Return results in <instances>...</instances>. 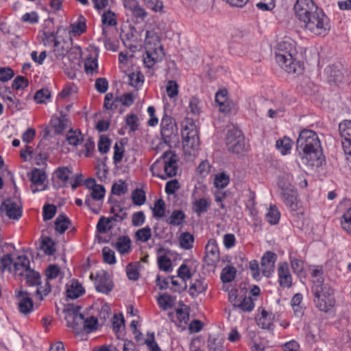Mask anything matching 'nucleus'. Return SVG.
Here are the masks:
<instances>
[{"instance_id": "obj_14", "label": "nucleus", "mask_w": 351, "mask_h": 351, "mask_svg": "<svg viewBox=\"0 0 351 351\" xmlns=\"http://www.w3.org/2000/svg\"><path fill=\"white\" fill-rule=\"evenodd\" d=\"M219 248L217 241L210 239L205 246L204 261L207 265L215 266L219 263Z\"/></svg>"}, {"instance_id": "obj_53", "label": "nucleus", "mask_w": 351, "mask_h": 351, "mask_svg": "<svg viewBox=\"0 0 351 351\" xmlns=\"http://www.w3.org/2000/svg\"><path fill=\"white\" fill-rule=\"evenodd\" d=\"M126 274L128 278L132 280H136L139 278L138 264L130 263L126 267Z\"/></svg>"}, {"instance_id": "obj_19", "label": "nucleus", "mask_w": 351, "mask_h": 351, "mask_svg": "<svg viewBox=\"0 0 351 351\" xmlns=\"http://www.w3.org/2000/svg\"><path fill=\"white\" fill-rule=\"evenodd\" d=\"M210 206V200L206 197H199L197 196V188L194 189L191 194V208L192 210L200 216L208 210Z\"/></svg>"}, {"instance_id": "obj_23", "label": "nucleus", "mask_w": 351, "mask_h": 351, "mask_svg": "<svg viewBox=\"0 0 351 351\" xmlns=\"http://www.w3.org/2000/svg\"><path fill=\"white\" fill-rule=\"evenodd\" d=\"M64 319L69 327L77 329L78 326L84 324V317L77 309H67L64 312Z\"/></svg>"}, {"instance_id": "obj_36", "label": "nucleus", "mask_w": 351, "mask_h": 351, "mask_svg": "<svg viewBox=\"0 0 351 351\" xmlns=\"http://www.w3.org/2000/svg\"><path fill=\"white\" fill-rule=\"evenodd\" d=\"M185 218L186 215L183 211L180 210H175L171 213L167 219V223L173 226H180L183 223Z\"/></svg>"}, {"instance_id": "obj_22", "label": "nucleus", "mask_w": 351, "mask_h": 351, "mask_svg": "<svg viewBox=\"0 0 351 351\" xmlns=\"http://www.w3.org/2000/svg\"><path fill=\"white\" fill-rule=\"evenodd\" d=\"M278 282L283 288H289L292 285V276L287 263L281 262L277 268Z\"/></svg>"}, {"instance_id": "obj_50", "label": "nucleus", "mask_w": 351, "mask_h": 351, "mask_svg": "<svg viewBox=\"0 0 351 351\" xmlns=\"http://www.w3.org/2000/svg\"><path fill=\"white\" fill-rule=\"evenodd\" d=\"M271 317V315H269L265 311H263L257 319L258 325L263 329H269L272 324Z\"/></svg>"}, {"instance_id": "obj_58", "label": "nucleus", "mask_w": 351, "mask_h": 351, "mask_svg": "<svg viewBox=\"0 0 351 351\" xmlns=\"http://www.w3.org/2000/svg\"><path fill=\"white\" fill-rule=\"evenodd\" d=\"M125 124L129 127L130 131L134 132L138 130L139 119L134 114H130L125 117Z\"/></svg>"}, {"instance_id": "obj_54", "label": "nucleus", "mask_w": 351, "mask_h": 351, "mask_svg": "<svg viewBox=\"0 0 351 351\" xmlns=\"http://www.w3.org/2000/svg\"><path fill=\"white\" fill-rule=\"evenodd\" d=\"M130 84L135 88L141 86L144 82V76L140 72H133L129 75Z\"/></svg>"}, {"instance_id": "obj_2", "label": "nucleus", "mask_w": 351, "mask_h": 351, "mask_svg": "<svg viewBox=\"0 0 351 351\" xmlns=\"http://www.w3.org/2000/svg\"><path fill=\"white\" fill-rule=\"evenodd\" d=\"M297 149L302 152L303 162L309 166L322 164L321 143L315 132L307 129L302 130L297 139Z\"/></svg>"}, {"instance_id": "obj_24", "label": "nucleus", "mask_w": 351, "mask_h": 351, "mask_svg": "<svg viewBox=\"0 0 351 351\" xmlns=\"http://www.w3.org/2000/svg\"><path fill=\"white\" fill-rule=\"evenodd\" d=\"M1 211L8 218L12 219H19L22 215V211L19 206L11 200H5L1 206Z\"/></svg>"}, {"instance_id": "obj_61", "label": "nucleus", "mask_w": 351, "mask_h": 351, "mask_svg": "<svg viewBox=\"0 0 351 351\" xmlns=\"http://www.w3.org/2000/svg\"><path fill=\"white\" fill-rule=\"evenodd\" d=\"M51 98V93L48 89H40L34 95V100L38 104L45 103Z\"/></svg>"}, {"instance_id": "obj_8", "label": "nucleus", "mask_w": 351, "mask_h": 351, "mask_svg": "<svg viewBox=\"0 0 351 351\" xmlns=\"http://www.w3.org/2000/svg\"><path fill=\"white\" fill-rule=\"evenodd\" d=\"M321 9L313 0H297L293 5L295 17L303 24Z\"/></svg>"}, {"instance_id": "obj_4", "label": "nucleus", "mask_w": 351, "mask_h": 351, "mask_svg": "<svg viewBox=\"0 0 351 351\" xmlns=\"http://www.w3.org/2000/svg\"><path fill=\"white\" fill-rule=\"evenodd\" d=\"M178 158L171 151L164 152L151 166L153 176L162 180L175 176L178 170Z\"/></svg>"}, {"instance_id": "obj_26", "label": "nucleus", "mask_w": 351, "mask_h": 351, "mask_svg": "<svg viewBox=\"0 0 351 351\" xmlns=\"http://www.w3.org/2000/svg\"><path fill=\"white\" fill-rule=\"evenodd\" d=\"M30 269V262L26 256H19L14 261V273L15 276L23 277Z\"/></svg>"}, {"instance_id": "obj_60", "label": "nucleus", "mask_w": 351, "mask_h": 351, "mask_svg": "<svg viewBox=\"0 0 351 351\" xmlns=\"http://www.w3.org/2000/svg\"><path fill=\"white\" fill-rule=\"evenodd\" d=\"M158 306L162 310H167L172 306V299L168 294H162L160 295L157 300Z\"/></svg>"}, {"instance_id": "obj_13", "label": "nucleus", "mask_w": 351, "mask_h": 351, "mask_svg": "<svg viewBox=\"0 0 351 351\" xmlns=\"http://www.w3.org/2000/svg\"><path fill=\"white\" fill-rule=\"evenodd\" d=\"M14 296L17 301L18 309L23 315H27L33 311L34 303L30 293L22 288L16 289Z\"/></svg>"}, {"instance_id": "obj_21", "label": "nucleus", "mask_w": 351, "mask_h": 351, "mask_svg": "<svg viewBox=\"0 0 351 351\" xmlns=\"http://www.w3.org/2000/svg\"><path fill=\"white\" fill-rule=\"evenodd\" d=\"M105 193V188L102 185L99 184L95 186V187L90 190V195H86L84 202L85 204L91 209L93 213H97L99 208L93 207V200H102L104 197Z\"/></svg>"}, {"instance_id": "obj_41", "label": "nucleus", "mask_w": 351, "mask_h": 351, "mask_svg": "<svg viewBox=\"0 0 351 351\" xmlns=\"http://www.w3.org/2000/svg\"><path fill=\"white\" fill-rule=\"evenodd\" d=\"M237 274V269L234 267L228 265L225 267L221 273V280L223 282H232Z\"/></svg>"}, {"instance_id": "obj_47", "label": "nucleus", "mask_w": 351, "mask_h": 351, "mask_svg": "<svg viewBox=\"0 0 351 351\" xmlns=\"http://www.w3.org/2000/svg\"><path fill=\"white\" fill-rule=\"evenodd\" d=\"M23 277L29 286H36L40 282V276L39 273L32 269Z\"/></svg>"}, {"instance_id": "obj_45", "label": "nucleus", "mask_w": 351, "mask_h": 351, "mask_svg": "<svg viewBox=\"0 0 351 351\" xmlns=\"http://www.w3.org/2000/svg\"><path fill=\"white\" fill-rule=\"evenodd\" d=\"M237 307L239 308L243 311H251L254 308V301L250 295H243Z\"/></svg>"}, {"instance_id": "obj_9", "label": "nucleus", "mask_w": 351, "mask_h": 351, "mask_svg": "<svg viewBox=\"0 0 351 351\" xmlns=\"http://www.w3.org/2000/svg\"><path fill=\"white\" fill-rule=\"evenodd\" d=\"M182 136L185 152L190 155L195 154L194 152L199 146V137L195 125L192 123L184 125L182 130Z\"/></svg>"}, {"instance_id": "obj_48", "label": "nucleus", "mask_w": 351, "mask_h": 351, "mask_svg": "<svg viewBox=\"0 0 351 351\" xmlns=\"http://www.w3.org/2000/svg\"><path fill=\"white\" fill-rule=\"evenodd\" d=\"M342 228L349 234H351V207L343 215L341 219Z\"/></svg>"}, {"instance_id": "obj_34", "label": "nucleus", "mask_w": 351, "mask_h": 351, "mask_svg": "<svg viewBox=\"0 0 351 351\" xmlns=\"http://www.w3.org/2000/svg\"><path fill=\"white\" fill-rule=\"evenodd\" d=\"M178 240L182 248L187 250L193 248L195 239L192 234L188 232H183L180 235Z\"/></svg>"}, {"instance_id": "obj_44", "label": "nucleus", "mask_w": 351, "mask_h": 351, "mask_svg": "<svg viewBox=\"0 0 351 351\" xmlns=\"http://www.w3.org/2000/svg\"><path fill=\"white\" fill-rule=\"evenodd\" d=\"M36 287V295L40 301H42L44 297L47 296L51 291V285L49 282L45 281L44 284L41 282H39V285Z\"/></svg>"}, {"instance_id": "obj_15", "label": "nucleus", "mask_w": 351, "mask_h": 351, "mask_svg": "<svg viewBox=\"0 0 351 351\" xmlns=\"http://www.w3.org/2000/svg\"><path fill=\"white\" fill-rule=\"evenodd\" d=\"M165 56L162 47L151 48L146 47L143 56V62L146 67L152 68L156 63L161 62Z\"/></svg>"}, {"instance_id": "obj_33", "label": "nucleus", "mask_w": 351, "mask_h": 351, "mask_svg": "<svg viewBox=\"0 0 351 351\" xmlns=\"http://www.w3.org/2000/svg\"><path fill=\"white\" fill-rule=\"evenodd\" d=\"M146 47H150L151 48L162 47L158 35L153 30L146 32L145 38V48H146Z\"/></svg>"}, {"instance_id": "obj_57", "label": "nucleus", "mask_w": 351, "mask_h": 351, "mask_svg": "<svg viewBox=\"0 0 351 351\" xmlns=\"http://www.w3.org/2000/svg\"><path fill=\"white\" fill-rule=\"evenodd\" d=\"M71 173V171L68 167H58L54 174L57 178L64 183L69 180Z\"/></svg>"}, {"instance_id": "obj_3", "label": "nucleus", "mask_w": 351, "mask_h": 351, "mask_svg": "<svg viewBox=\"0 0 351 351\" xmlns=\"http://www.w3.org/2000/svg\"><path fill=\"white\" fill-rule=\"evenodd\" d=\"M298 52L295 43L288 39L278 44L276 61L287 73H300L302 71L299 62L296 60Z\"/></svg>"}, {"instance_id": "obj_35", "label": "nucleus", "mask_w": 351, "mask_h": 351, "mask_svg": "<svg viewBox=\"0 0 351 351\" xmlns=\"http://www.w3.org/2000/svg\"><path fill=\"white\" fill-rule=\"evenodd\" d=\"M292 145V141L289 138L285 136L276 141V147L282 155H286L290 153Z\"/></svg>"}, {"instance_id": "obj_62", "label": "nucleus", "mask_w": 351, "mask_h": 351, "mask_svg": "<svg viewBox=\"0 0 351 351\" xmlns=\"http://www.w3.org/2000/svg\"><path fill=\"white\" fill-rule=\"evenodd\" d=\"M103 258L105 263L113 265L116 263L114 252L108 247H104L102 250Z\"/></svg>"}, {"instance_id": "obj_63", "label": "nucleus", "mask_w": 351, "mask_h": 351, "mask_svg": "<svg viewBox=\"0 0 351 351\" xmlns=\"http://www.w3.org/2000/svg\"><path fill=\"white\" fill-rule=\"evenodd\" d=\"M42 40L45 47L53 46L58 41L56 34L50 32L43 33Z\"/></svg>"}, {"instance_id": "obj_27", "label": "nucleus", "mask_w": 351, "mask_h": 351, "mask_svg": "<svg viewBox=\"0 0 351 351\" xmlns=\"http://www.w3.org/2000/svg\"><path fill=\"white\" fill-rule=\"evenodd\" d=\"M86 19L80 15L77 21L71 23L69 27V34L70 37L79 36L84 34L86 30Z\"/></svg>"}, {"instance_id": "obj_55", "label": "nucleus", "mask_w": 351, "mask_h": 351, "mask_svg": "<svg viewBox=\"0 0 351 351\" xmlns=\"http://www.w3.org/2000/svg\"><path fill=\"white\" fill-rule=\"evenodd\" d=\"M230 178L225 173H220L215 176L214 184L217 188L223 189L229 183Z\"/></svg>"}, {"instance_id": "obj_43", "label": "nucleus", "mask_w": 351, "mask_h": 351, "mask_svg": "<svg viewBox=\"0 0 351 351\" xmlns=\"http://www.w3.org/2000/svg\"><path fill=\"white\" fill-rule=\"evenodd\" d=\"M101 22L104 26H114L117 25V16L115 13L110 10H106L101 14Z\"/></svg>"}, {"instance_id": "obj_28", "label": "nucleus", "mask_w": 351, "mask_h": 351, "mask_svg": "<svg viewBox=\"0 0 351 351\" xmlns=\"http://www.w3.org/2000/svg\"><path fill=\"white\" fill-rule=\"evenodd\" d=\"M324 75L330 82L336 84L341 83L343 80V75L338 66L330 65L324 69Z\"/></svg>"}, {"instance_id": "obj_39", "label": "nucleus", "mask_w": 351, "mask_h": 351, "mask_svg": "<svg viewBox=\"0 0 351 351\" xmlns=\"http://www.w3.org/2000/svg\"><path fill=\"white\" fill-rule=\"evenodd\" d=\"M140 344H145L148 351H161L160 347L154 339V334L147 333L146 339L141 338L140 340Z\"/></svg>"}, {"instance_id": "obj_51", "label": "nucleus", "mask_w": 351, "mask_h": 351, "mask_svg": "<svg viewBox=\"0 0 351 351\" xmlns=\"http://www.w3.org/2000/svg\"><path fill=\"white\" fill-rule=\"evenodd\" d=\"M152 237V231L150 228L146 226L139 229L135 234L136 239L141 242H147Z\"/></svg>"}, {"instance_id": "obj_49", "label": "nucleus", "mask_w": 351, "mask_h": 351, "mask_svg": "<svg viewBox=\"0 0 351 351\" xmlns=\"http://www.w3.org/2000/svg\"><path fill=\"white\" fill-rule=\"evenodd\" d=\"M178 277L180 279L182 282H185L189 280L191 276V271L189 267L183 263L182 264L177 270Z\"/></svg>"}, {"instance_id": "obj_5", "label": "nucleus", "mask_w": 351, "mask_h": 351, "mask_svg": "<svg viewBox=\"0 0 351 351\" xmlns=\"http://www.w3.org/2000/svg\"><path fill=\"white\" fill-rule=\"evenodd\" d=\"M317 12L304 23V27L313 36L325 37L331 29L330 20L322 9Z\"/></svg>"}, {"instance_id": "obj_32", "label": "nucleus", "mask_w": 351, "mask_h": 351, "mask_svg": "<svg viewBox=\"0 0 351 351\" xmlns=\"http://www.w3.org/2000/svg\"><path fill=\"white\" fill-rule=\"evenodd\" d=\"M66 141L69 145L76 147L82 143L83 136L80 130L70 129L66 133Z\"/></svg>"}, {"instance_id": "obj_30", "label": "nucleus", "mask_w": 351, "mask_h": 351, "mask_svg": "<svg viewBox=\"0 0 351 351\" xmlns=\"http://www.w3.org/2000/svg\"><path fill=\"white\" fill-rule=\"evenodd\" d=\"M97 54L94 53L87 57L84 61V69L88 75H94L98 73Z\"/></svg>"}, {"instance_id": "obj_31", "label": "nucleus", "mask_w": 351, "mask_h": 351, "mask_svg": "<svg viewBox=\"0 0 351 351\" xmlns=\"http://www.w3.org/2000/svg\"><path fill=\"white\" fill-rule=\"evenodd\" d=\"M115 248L121 255L129 254L131 252V239L127 236L119 237L115 243Z\"/></svg>"}, {"instance_id": "obj_17", "label": "nucleus", "mask_w": 351, "mask_h": 351, "mask_svg": "<svg viewBox=\"0 0 351 351\" xmlns=\"http://www.w3.org/2000/svg\"><path fill=\"white\" fill-rule=\"evenodd\" d=\"M123 5L137 22L143 21L148 15L138 0H124Z\"/></svg>"}, {"instance_id": "obj_1", "label": "nucleus", "mask_w": 351, "mask_h": 351, "mask_svg": "<svg viewBox=\"0 0 351 351\" xmlns=\"http://www.w3.org/2000/svg\"><path fill=\"white\" fill-rule=\"evenodd\" d=\"M311 271L313 302L320 311L328 313L335 304L334 289L328 282L324 281L322 267L314 266Z\"/></svg>"}, {"instance_id": "obj_38", "label": "nucleus", "mask_w": 351, "mask_h": 351, "mask_svg": "<svg viewBox=\"0 0 351 351\" xmlns=\"http://www.w3.org/2000/svg\"><path fill=\"white\" fill-rule=\"evenodd\" d=\"M7 103L5 104L7 108L13 113L17 111L22 110L25 108V103L20 101L14 95L11 98H6Z\"/></svg>"}, {"instance_id": "obj_46", "label": "nucleus", "mask_w": 351, "mask_h": 351, "mask_svg": "<svg viewBox=\"0 0 351 351\" xmlns=\"http://www.w3.org/2000/svg\"><path fill=\"white\" fill-rule=\"evenodd\" d=\"M165 203L162 199H159L155 202L152 208L153 217L155 218H161L165 213Z\"/></svg>"}, {"instance_id": "obj_18", "label": "nucleus", "mask_w": 351, "mask_h": 351, "mask_svg": "<svg viewBox=\"0 0 351 351\" xmlns=\"http://www.w3.org/2000/svg\"><path fill=\"white\" fill-rule=\"evenodd\" d=\"M69 44L64 40H58L53 45V55L55 59H53V66L54 68H63L65 65L62 61L69 51Z\"/></svg>"}, {"instance_id": "obj_6", "label": "nucleus", "mask_w": 351, "mask_h": 351, "mask_svg": "<svg viewBox=\"0 0 351 351\" xmlns=\"http://www.w3.org/2000/svg\"><path fill=\"white\" fill-rule=\"evenodd\" d=\"M160 134L165 143L170 147L179 141L178 129L176 121L166 114L161 119Z\"/></svg>"}, {"instance_id": "obj_25", "label": "nucleus", "mask_w": 351, "mask_h": 351, "mask_svg": "<svg viewBox=\"0 0 351 351\" xmlns=\"http://www.w3.org/2000/svg\"><path fill=\"white\" fill-rule=\"evenodd\" d=\"M66 296L72 300L77 299L85 293L82 285L75 279H72L66 285Z\"/></svg>"}, {"instance_id": "obj_56", "label": "nucleus", "mask_w": 351, "mask_h": 351, "mask_svg": "<svg viewBox=\"0 0 351 351\" xmlns=\"http://www.w3.org/2000/svg\"><path fill=\"white\" fill-rule=\"evenodd\" d=\"M40 248L47 255H52L55 252L54 243L49 237L43 239Z\"/></svg>"}, {"instance_id": "obj_52", "label": "nucleus", "mask_w": 351, "mask_h": 351, "mask_svg": "<svg viewBox=\"0 0 351 351\" xmlns=\"http://www.w3.org/2000/svg\"><path fill=\"white\" fill-rule=\"evenodd\" d=\"M158 265L160 270L170 271L172 270L171 259L166 255H160L158 257Z\"/></svg>"}, {"instance_id": "obj_11", "label": "nucleus", "mask_w": 351, "mask_h": 351, "mask_svg": "<svg viewBox=\"0 0 351 351\" xmlns=\"http://www.w3.org/2000/svg\"><path fill=\"white\" fill-rule=\"evenodd\" d=\"M339 132L343 150L347 160L351 162V121L343 120L339 124Z\"/></svg>"}, {"instance_id": "obj_10", "label": "nucleus", "mask_w": 351, "mask_h": 351, "mask_svg": "<svg viewBox=\"0 0 351 351\" xmlns=\"http://www.w3.org/2000/svg\"><path fill=\"white\" fill-rule=\"evenodd\" d=\"M278 185L281 189L280 196L282 202L289 208L295 210L298 206L296 191L293 189L289 178L287 182L280 179Z\"/></svg>"}, {"instance_id": "obj_29", "label": "nucleus", "mask_w": 351, "mask_h": 351, "mask_svg": "<svg viewBox=\"0 0 351 351\" xmlns=\"http://www.w3.org/2000/svg\"><path fill=\"white\" fill-rule=\"evenodd\" d=\"M70 123L69 119L65 115L61 114L60 117H53L51 119V125L56 133H62Z\"/></svg>"}, {"instance_id": "obj_42", "label": "nucleus", "mask_w": 351, "mask_h": 351, "mask_svg": "<svg viewBox=\"0 0 351 351\" xmlns=\"http://www.w3.org/2000/svg\"><path fill=\"white\" fill-rule=\"evenodd\" d=\"M70 220L66 215H59L55 221V229L62 234L69 228Z\"/></svg>"}, {"instance_id": "obj_7", "label": "nucleus", "mask_w": 351, "mask_h": 351, "mask_svg": "<svg viewBox=\"0 0 351 351\" xmlns=\"http://www.w3.org/2000/svg\"><path fill=\"white\" fill-rule=\"evenodd\" d=\"M226 144L229 152L241 154L245 149V138L241 131L234 126H230L227 130Z\"/></svg>"}, {"instance_id": "obj_59", "label": "nucleus", "mask_w": 351, "mask_h": 351, "mask_svg": "<svg viewBox=\"0 0 351 351\" xmlns=\"http://www.w3.org/2000/svg\"><path fill=\"white\" fill-rule=\"evenodd\" d=\"M60 268L56 265H50L45 270L47 279L45 281L50 282L51 280L56 279L60 275Z\"/></svg>"}, {"instance_id": "obj_20", "label": "nucleus", "mask_w": 351, "mask_h": 351, "mask_svg": "<svg viewBox=\"0 0 351 351\" xmlns=\"http://www.w3.org/2000/svg\"><path fill=\"white\" fill-rule=\"evenodd\" d=\"M277 256L271 252H267L262 257L261 262V271L263 276L269 278L272 276Z\"/></svg>"}, {"instance_id": "obj_40", "label": "nucleus", "mask_w": 351, "mask_h": 351, "mask_svg": "<svg viewBox=\"0 0 351 351\" xmlns=\"http://www.w3.org/2000/svg\"><path fill=\"white\" fill-rule=\"evenodd\" d=\"M266 220L272 225L278 223L280 218V213L276 206L271 205L265 215Z\"/></svg>"}, {"instance_id": "obj_37", "label": "nucleus", "mask_w": 351, "mask_h": 351, "mask_svg": "<svg viewBox=\"0 0 351 351\" xmlns=\"http://www.w3.org/2000/svg\"><path fill=\"white\" fill-rule=\"evenodd\" d=\"M207 284L204 280H195L189 287V294L195 296L204 292L206 289Z\"/></svg>"}, {"instance_id": "obj_12", "label": "nucleus", "mask_w": 351, "mask_h": 351, "mask_svg": "<svg viewBox=\"0 0 351 351\" xmlns=\"http://www.w3.org/2000/svg\"><path fill=\"white\" fill-rule=\"evenodd\" d=\"M27 176L32 182L30 189L33 193L43 191L47 189V175L45 171L34 168L27 173Z\"/></svg>"}, {"instance_id": "obj_64", "label": "nucleus", "mask_w": 351, "mask_h": 351, "mask_svg": "<svg viewBox=\"0 0 351 351\" xmlns=\"http://www.w3.org/2000/svg\"><path fill=\"white\" fill-rule=\"evenodd\" d=\"M94 149H95L94 142L93 141L88 139L84 143V144L83 145V149L80 151L79 155H80V156H84L85 157H89L91 156Z\"/></svg>"}, {"instance_id": "obj_16", "label": "nucleus", "mask_w": 351, "mask_h": 351, "mask_svg": "<svg viewBox=\"0 0 351 351\" xmlns=\"http://www.w3.org/2000/svg\"><path fill=\"white\" fill-rule=\"evenodd\" d=\"M94 284L96 290L104 294H108L113 287L109 274L104 270L97 272Z\"/></svg>"}]
</instances>
